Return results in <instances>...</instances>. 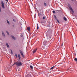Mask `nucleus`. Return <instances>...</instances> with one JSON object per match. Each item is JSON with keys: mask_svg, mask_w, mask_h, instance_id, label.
<instances>
[{"mask_svg": "<svg viewBox=\"0 0 77 77\" xmlns=\"http://www.w3.org/2000/svg\"><path fill=\"white\" fill-rule=\"evenodd\" d=\"M52 12H53V13H54V14L55 13V12L54 11H53Z\"/></svg>", "mask_w": 77, "mask_h": 77, "instance_id": "obj_23", "label": "nucleus"}, {"mask_svg": "<svg viewBox=\"0 0 77 77\" xmlns=\"http://www.w3.org/2000/svg\"><path fill=\"white\" fill-rule=\"evenodd\" d=\"M30 68L31 69H33V66L32 65L30 66Z\"/></svg>", "mask_w": 77, "mask_h": 77, "instance_id": "obj_15", "label": "nucleus"}, {"mask_svg": "<svg viewBox=\"0 0 77 77\" xmlns=\"http://www.w3.org/2000/svg\"><path fill=\"white\" fill-rule=\"evenodd\" d=\"M6 44L7 47H8V48H9V45H8V44L7 43H6Z\"/></svg>", "mask_w": 77, "mask_h": 77, "instance_id": "obj_8", "label": "nucleus"}, {"mask_svg": "<svg viewBox=\"0 0 77 77\" xmlns=\"http://www.w3.org/2000/svg\"><path fill=\"white\" fill-rule=\"evenodd\" d=\"M44 5L45 6V7H46L47 5V4L46 3H45V2L44 3Z\"/></svg>", "mask_w": 77, "mask_h": 77, "instance_id": "obj_10", "label": "nucleus"}, {"mask_svg": "<svg viewBox=\"0 0 77 77\" xmlns=\"http://www.w3.org/2000/svg\"><path fill=\"white\" fill-rule=\"evenodd\" d=\"M2 35L3 36H5V34L3 32H2Z\"/></svg>", "mask_w": 77, "mask_h": 77, "instance_id": "obj_13", "label": "nucleus"}, {"mask_svg": "<svg viewBox=\"0 0 77 77\" xmlns=\"http://www.w3.org/2000/svg\"><path fill=\"white\" fill-rule=\"evenodd\" d=\"M18 57H19V60H20V59L21 58V57H20V54H18Z\"/></svg>", "mask_w": 77, "mask_h": 77, "instance_id": "obj_11", "label": "nucleus"}, {"mask_svg": "<svg viewBox=\"0 0 77 77\" xmlns=\"http://www.w3.org/2000/svg\"><path fill=\"white\" fill-rule=\"evenodd\" d=\"M13 26H14V25H13Z\"/></svg>", "mask_w": 77, "mask_h": 77, "instance_id": "obj_34", "label": "nucleus"}, {"mask_svg": "<svg viewBox=\"0 0 77 77\" xmlns=\"http://www.w3.org/2000/svg\"><path fill=\"white\" fill-rule=\"evenodd\" d=\"M5 1L6 2H8V0H5Z\"/></svg>", "mask_w": 77, "mask_h": 77, "instance_id": "obj_28", "label": "nucleus"}, {"mask_svg": "<svg viewBox=\"0 0 77 77\" xmlns=\"http://www.w3.org/2000/svg\"><path fill=\"white\" fill-rule=\"evenodd\" d=\"M63 19L65 21H66L67 19H66L65 17H63Z\"/></svg>", "mask_w": 77, "mask_h": 77, "instance_id": "obj_12", "label": "nucleus"}, {"mask_svg": "<svg viewBox=\"0 0 77 77\" xmlns=\"http://www.w3.org/2000/svg\"><path fill=\"white\" fill-rule=\"evenodd\" d=\"M41 23H42V22H41Z\"/></svg>", "mask_w": 77, "mask_h": 77, "instance_id": "obj_32", "label": "nucleus"}, {"mask_svg": "<svg viewBox=\"0 0 77 77\" xmlns=\"http://www.w3.org/2000/svg\"><path fill=\"white\" fill-rule=\"evenodd\" d=\"M1 3L2 7L3 8L5 9V7L4 6V3L3 1H2V0L1 1Z\"/></svg>", "mask_w": 77, "mask_h": 77, "instance_id": "obj_2", "label": "nucleus"}, {"mask_svg": "<svg viewBox=\"0 0 77 77\" xmlns=\"http://www.w3.org/2000/svg\"><path fill=\"white\" fill-rule=\"evenodd\" d=\"M13 20L14 22H15V21H16L14 19H13Z\"/></svg>", "mask_w": 77, "mask_h": 77, "instance_id": "obj_26", "label": "nucleus"}, {"mask_svg": "<svg viewBox=\"0 0 77 77\" xmlns=\"http://www.w3.org/2000/svg\"><path fill=\"white\" fill-rule=\"evenodd\" d=\"M15 63H16V65L20 66H21L23 64L20 61H17Z\"/></svg>", "mask_w": 77, "mask_h": 77, "instance_id": "obj_1", "label": "nucleus"}, {"mask_svg": "<svg viewBox=\"0 0 77 77\" xmlns=\"http://www.w3.org/2000/svg\"><path fill=\"white\" fill-rule=\"evenodd\" d=\"M26 77H31V76H30L29 75V76H26Z\"/></svg>", "mask_w": 77, "mask_h": 77, "instance_id": "obj_25", "label": "nucleus"}, {"mask_svg": "<svg viewBox=\"0 0 77 77\" xmlns=\"http://www.w3.org/2000/svg\"><path fill=\"white\" fill-rule=\"evenodd\" d=\"M74 60L76 62L77 61V59L76 58H75Z\"/></svg>", "mask_w": 77, "mask_h": 77, "instance_id": "obj_18", "label": "nucleus"}, {"mask_svg": "<svg viewBox=\"0 0 77 77\" xmlns=\"http://www.w3.org/2000/svg\"><path fill=\"white\" fill-rule=\"evenodd\" d=\"M11 37L12 38H13V39H14V40H16V38H15V37H14V36H13V35H11Z\"/></svg>", "mask_w": 77, "mask_h": 77, "instance_id": "obj_7", "label": "nucleus"}, {"mask_svg": "<svg viewBox=\"0 0 77 77\" xmlns=\"http://www.w3.org/2000/svg\"><path fill=\"white\" fill-rule=\"evenodd\" d=\"M47 43V42L46 41H45L43 43V45H46Z\"/></svg>", "mask_w": 77, "mask_h": 77, "instance_id": "obj_6", "label": "nucleus"}, {"mask_svg": "<svg viewBox=\"0 0 77 77\" xmlns=\"http://www.w3.org/2000/svg\"><path fill=\"white\" fill-rule=\"evenodd\" d=\"M7 23H8L9 24V22L8 20H7Z\"/></svg>", "mask_w": 77, "mask_h": 77, "instance_id": "obj_16", "label": "nucleus"}, {"mask_svg": "<svg viewBox=\"0 0 77 77\" xmlns=\"http://www.w3.org/2000/svg\"><path fill=\"white\" fill-rule=\"evenodd\" d=\"M72 1V2H73V0H71Z\"/></svg>", "mask_w": 77, "mask_h": 77, "instance_id": "obj_31", "label": "nucleus"}, {"mask_svg": "<svg viewBox=\"0 0 77 77\" xmlns=\"http://www.w3.org/2000/svg\"><path fill=\"white\" fill-rule=\"evenodd\" d=\"M2 10V8H0V12Z\"/></svg>", "mask_w": 77, "mask_h": 77, "instance_id": "obj_24", "label": "nucleus"}, {"mask_svg": "<svg viewBox=\"0 0 77 77\" xmlns=\"http://www.w3.org/2000/svg\"><path fill=\"white\" fill-rule=\"evenodd\" d=\"M68 7L70 8V10L72 11L73 12H74V11L73 9H72L71 5H68Z\"/></svg>", "mask_w": 77, "mask_h": 77, "instance_id": "obj_3", "label": "nucleus"}, {"mask_svg": "<svg viewBox=\"0 0 77 77\" xmlns=\"http://www.w3.org/2000/svg\"><path fill=\"white\" fill-rule=\"evenodd\" d=\"M45 17H44L43 18L44 19H45Z\"/></svg>", "mask_w": 77, "mask_h": 77, "instance_id": "obj_29", "label": "nucleus"}, {"mask_svg": "<svg viewBox=\"0 0 77 77\" xmlns=\"http://www.w3.org/2000/svg\"><path fill=\"white\" fill-rule=\"evenodd\" d=\"M62 46H63V44L62 45Z\"/></svg>", "mask_w": 77, "mask_h": 77, "instance_id": "obj_33", "label": "nucleus"}, {"mask_svg": "<svg viewBox=\"0 0 77 77\" xmlns=\"http://www.w3.org/2000/svg\"><path fill=\"white\" fill-rule=\"evenodd\" d=\"M54 66H53L52 67H51V68H50V70H51L52 69L54 68Z\"/></svg>", "mask_w": 77, "mask_h": 77, "instance_id": "obj_14", "label": "nucleus"}, {"mask_svg": "<svg viewBox=\"0 0 77 77\" xmlns=\"http://www.w3.org/2000/svg\"><path fill=\"white\" fill-rule=\"evenodd\" d=\"M58 23H60V22L59 21V20L58 19H56Z\"/></svg>", "mask_w": 77, "mask_h": 77, "instance_id": "obj_21", "label": "nucleus"}, {"mask_svg": "<svg viewBox=\"0 0 77 77\" xmlns=\"http://www.w3.org/2000/svg\"><path fill=\"white\" fill-rule=\"evenodd\" d=\"M19 52H20V54H21V55H22V57H23L24 55L23 54L22 51L21 50H19Z\"/></svg>", "mask_w": 77, "mask_h": 77, "instance_id": "obj_4", "label": "nucleus"}, {"mask_svg": "<svg viewBox=\"0 0 77 77\" xmlns=\"http://www.w3.org/2000/svg\"><path fill=\"white\" fill-rule=\"evenodd\" d=\"M8 35H9V33L8 31H6Z\"/></svg>", "mask_w": 77, "mask_h": 77, "instance_id": "obj_19", "label": "nucleus"}, {"mask_svg": "<svg viewBox=\"0 0 77 77\" xmlns=\"http://www.w3.org/2000/svg\"><path fill=\"white\" fill-rule=\"evenodd\" d=\"M27 29L29 31H30V27H27Z\"/></svg>", "mask_w": 77, "mask_h": 77, "instance_id": "obj_9", "label": "nucleus"}, {"mask_svg": "<svg viewBox=\"0 0 77 77\" xmlns=\"http://www.w3.org/2000/svg\"><path fill=\"white\" fill-rule=\"evenodd\" d=\"M15 64H16L15 63H14L13 65H13H14Z\"/></svg>", "mask_w": 77, "mask_h": 77, "instance_id": "obj_30", "label": "nucleus"}, {"mask_svg": "<svg viewBox=\"0 0 77 77\" xmlns=\"http://www.w3.org/2000/svg\"><path fill=\"white\" fill-rule=\"evenodd\" d=\"M11 54H13V52H12V50H11Z\"/></svg>", "mask_w": 77, "mask_h": 77, "instance_id": "obj_22", "label": "nucleus"}, {"mask_svg": "<svg viewBox=\"0 0 77 77\" xmlns=\"http://www.w3.org/2000/svg\"><path fill=\"white\" fill-rule=\"evenodd\" d=\"M54 18H55V19H57V17H56V15H54Z\"/></svg>", "mask_w": 77, "mask_h": 77, "instance_id": "obj_20", "label": "nucleus"}, {"mask_svg": "<svg viewBox=\"0 0 77 77\" xmlns=\"http://www.w3.org/2000/svg\"><path fill=\"white\" fill-rule=\"evenodd\" d=\"M15 56H16V57H17V54L15 55Z\"/></svg>", "mask_w": 77, "mask_h": 77, "instance_id": "obj_27", "label": "nucleus"}, {"mask_svg": "<svg viewBox=\"0 0 77 77\" xmlns=\"http://www.w3.org/2000/svg\"><path fill=\"white\" fill-rule=\"evenodd\" d=\"M39 29L38 25L37 24V29Z\"/></svg>", "mask_w": 77, "mask_h": 77, "instance_id": "obj_17", "label": "nucleus"}, {"mask_svg": "<svg viewBox=\"0 0 77 77\" xmlns=\"http://www.w3.org/2000/svg\"><path fill=\"white\" fill-rule=\"evenodd\" d=\"M37 48H36L35 50L33 51V53L34 54L37 51Z\"/></svg>", "mask_w": 77, "mask_h": 77, "instance_id": "obj_5", "label": "nucleus"}]
</instances>
